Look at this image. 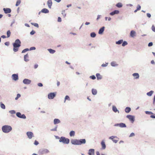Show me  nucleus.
<instances>
[{"instance_id": "f257e3e1", "label": "nucleus", "mask_w": 155, "mask_h": 155, "mask_svg": "<svg viewBox=\"0 0 155 155\" xmlns=\"http://www.w3.org/2000/svg\"><path fill=\"white\" fill-rule=\"evenodd\" d=\"M21 42L19 39H16L13 43V51L15 52L18 51L19 48L21 46Z\"/></svg>"}, {"instance_id": "f03ea898", "label": "nucleus", "mask_w": 155, "mask_h": 155, "mask_svg": "<svg viewBox=\"0 0 155 155\" xmlns=\"http://www.w3.org/2000/svg\"><path fill=\"white\" fill-rule=\"evenodd\" d=\"M71 143L75 145H81L83 143H84L86 142V140L84 139H81L80 140H74L71 141Z\"/></svg>"}, {"instance_id": "7ed1b4c3", "label": "nucleus", "mask_w": 155, "mask_h": 155, "mask_svg": "<svg viewBox=\"0 0 155 155\" xmlns=\"http://www.w3.org/2000/svg\"><path fill=\"white\" fill-rule=\"evenodd\" d=\"M2 129L4 132L7 133L9 132L12 130V128L10 126L5 125L2 127Z\"/></svg>"}, {"instance_id": "20e7f679", "label": "nucleus", "mask_w": 155, "mask_h": 155, "mask_svg": "<svg viewBox=\"0 0 155 155\" xmlns=\"http://www.w3.org/2000/svg\"><path fill=\"white\" fill-rule=\"evenodd\" d=\"M69 140L65 137H61L59 140L60 142H62L64 143L68 144L69 142Z\"/></svg>"}, {"instance_id": "39448f33", "label": "nucleus", "mask_w": 155, "mask_h": 155, "mask_svg": "<svg viewBox=\"0 0 155 155\" xmlns=\"http://www.w3.org/2000/svg\"><path fill=\"white\" fill-rule=\"evenodd\" d=\"M127 118H128L132 123H133L134 121V116L131 115H127L126 116Z\"/></svg>"}, {"instance_id": "423d86ee", "label": "nucleus", "mask_w": 155, "mask_h": 155, "mask_svg": "<svg viewBox=\"0 0 155 155\" xmlns=\"http://www.w3.org/2000/svg\"><path fill=\"white\" fill-rule=\"evenodd\" d=\"M56 94L54 93H51L48 95V98L49 99H53L56 96Z\"/></svg>"}, {"instance_id": "0eeeda50", "label": "nucleus", "mask_w": 155, "mask_h": 155, "mask_svg": "<svg viewBox=\"0 0 155 155\" xmlns=\"http://www.w3.org/2000/svg\"><path fill=\"white\" fill-rule=\"evenodd\" d=\"M16 114L17 116L18 117L23 119H25L26 118V116L24 114H21L20 112H17Z\"/></svg>"}, {"instance_id": "6e6552de", "label": "nucleus", "mask_w": 155, "mask_h": 155, "mask_svg": "<svg viewBox=\"0 0 155 155\" xmlns=\"http://www.w3.org/2000/svg\"><path fill=\"white\" fill-rule=\"evenodd\" d=\"M26 134L28 138L30 139H31L34 136L33 134L31 132H28Z\"/></svg>"}, {"instance_id": "1a4fd4ad", "label": "nucleus", "mask_w": 155, "mask_h": 155, "mask_svg": "<svg viewBox=\"0 0 155 155\" xmlns=\"http://www.w3.org/2000/svg\"><path fill=\"white\" fill-rule=\"evenodd\" d=\"M88 154L89 155H94V150L93 149H91L88 150Z\"/></svg>"}, {"instance_id": "9d476101", "label": "nucleus", "mask_w": 155, "mask_h": 155, "mask_svg": "<svg viewBox=\"0 0 155 155\" xmlns=\"http://www.w3.org/2000/svg\"><path fill=\"white\" fill-rule=\"evenodd\" d=\"M3 10L5 14L10 13L11 12V9L10 8H4Z\"/></svg>"}, {"instance_id": "9b49d317", "label": "nucleus", "mask_w": 155, "mask_h": 155, "mask_svg": "<svg viewBox=\"0 0 155 155\" xmlns=\"http://www.w3.org/2000/svg\"><path fill=\"white\" fill-rule=\"evenodd\" d=\"M119 13V11L118 10H115L114 11L110 12V15L113 16L116 14H118Z\"/></svg>"}, {"instance_id": "f8f14e48", "label": "nucleus", "mask_w": 155, "mask_h": 155, "mask_svg": "<svg viewBox=\"0 0 155 155\" xmlns=\"http://www.w3.org/2000/svg\"><path fill=\"white\" fill-rule=\"evenodd\" d=\"M31 82V80L27 79H25L23 81V83L25 84H29Z\"/></svg>"}, {"instance_id": "ddd939ff", "label": "nucleus", "mask_w": 155, "mask_h": 155, "mask_svg": "<svg viewBox=\"0 0 155 155\" xmlns=\"http://www.w3.org/2000/svg\"><path fill=\"white\" fill-rule=\"evenodd\" d=\"M40 152L41 154H44L48 153L49 152V151L47 149H44L41 150Z\"/></svg>"}, {"instance_id": "4468645a", "label": "nucleus", "mask_w": 155, "mask_h": 155, "mask_svg": "<svg viewBox=\"0 0 155 155\" xmlns=\"http://www.w3.org/2000/svg\"><path fill=\"white\" fill-rule=\"evenodd\" d=\"M12 77L13 79L15 81H16L18 79V76L17 74H13L12 76Z\"/></svg>"}, {"instance_id": "2eb2a0df", "label": "nucleus", "mask_w": 155, "mask_h": 155, "mask_svg": "<svg viewBox=\"0 0 155 155\" xmlns=\"http://www.w3.org/2000/svg\"><path fill=\"white\" fill-rule=\"evenodd\" d=\"M105 27L104 26L100 28L98 31V33L99 34H102L104 31Z\"/></svg>"}, {"instance_id": "dca6fc26", "label": "nucleus", "mask_w": 155, "mask_h": 155, "mask_svg": "<svg viewBox=\"0 0 155 155\" xmlns=\"http://www.w3.org/2000/svg\"><path fill=\"white\" fill-rule=\"evenodd\" d=\"M112 110L115 113L118 112V113H119V111L117 110V107L113 105L112 106Z\"/></svg>"}, {"instance_id": "f3484780", "label": "nucleus", "mask_w": 155, "mask_h": 155, "mask_svg": "<svg viewBox=\"0 0 155 155\" xmlns=\"http://www.w3.org/2000/svg\"><path fill=\"white\" fill-rule=\"evenodd\" d=\"M136 32L132 30L130 32V36L131 37H134L136 36Z\"/></svg>"}, {"instance_id": "a211bd4d", "label": "nucleus", "mask_w": 155, "mask_h": 155, "mask_svg": "<svg viewBox=\"0 0 155 155\" xmlns=\"http://www.w3.org/2000/svg\"><path fill=\"white\" fill-rule=\"evenodd\" d=\"M132 75L134 77L135 79H137L139 78V75L138 73H134Z\"/></svg>"}, {"instance_id": "6ab92c4d", "label": "nucleus", "mask_w": 155, "mask_h": 155, "mask_svg": "<svg viewBox=\"0 0 155 155\" xmlns=\"http://www.w3.org/2000/svg\"><path fill=\"white\" fill-rule=\"evenodd\" d=\"M52 2L51 0H48L47 2V4L48 7L49 8H51V6H52Z\"/></svg>"}, {"instance_id": "aec40b11", "label": "nucleus", "mask_w": 155, "mask_h": 155, "mask_svg": "<svg viewBox=\"0 0 155 155\" xmlns=\"http://www.w3.org/2000/svg\"><path fill=\"white\" fill-rule=\"evenodd\" d=\"M24 60L25 61L27 62L29 61L28 59V54L25 55L24 56Z\"/></svg>"}, {"instance_id": "412c9836", "label": "nucleus", "mask_w": 155, "mask_h": 155, "mask_svg": "<svg viewBox=\"0 0 155 155\" xmlns=\"http://www.w3.org/2000/svg\"><path fill=\"white\" fill-rule=\"evenodd\" d=\"M96 76L97 80H101L102 78V76L99 73H97L96 74Z\"/></svg>"}, {"instance_id": "4be33fe9", "label": "nucleus", "mask_w": 155, "mask_h": 155, "mask_svg": "<svg viewBox=\"0 0 155 155\" xmlns=\"http://www.w3.org/2000/svg\"><path fill=\"white\" fill-rule=\"evenodd\" d=\"M101 146H102V148L103 149H104L106 148V145L105 143V142L104 140H102L101 143Z\"/></svg>"}, {"instance_id": "5701e85b", "label": "nucleus", "mask_w": 155, "mask_h": 155, "mask_svg": "<svg viewBox=\"0 0 155 155\" xmlns=\"http://www.w3.org/2000/svg\"><path fill=\"white\" fill-rule=\"evenodd\" d=\"M92 94L94 95H96L97 93V91L96 89H92Z\"/></svg>"}, {"instance_id": "b1692460", "label": "nucleus", "mask_w": 155, "mask_h": 155, "mask_svg": "<svg viewBox=\"0 0 155 155\" xmlns=\"http://www.w3.org/2000/svg\"><path fill=\"white\" fill-rule=\"evenodd\" d=\"M110 65L113 67H115L118 65V64L116 63L115 61H113L111 62Z\"/></svg>"}, {"instance_id": "393cba45", "label": "nucleus", "mask_w": 155, "mask_h": 155, "mask_svg": "<svg viewBox=\"0 0 155 155\" xmlns=\"http://www.w3.org/2000/svg\"><path fill=\"white\" fill-rule=\"evenodd\" d=\"M131 108L130 107H127L125 109V111L127 113H129L131 111Z\"/></svg>"}, {"instance_id": "a878e982", "label": "nucleus", "mask_w": 155, "mask_h": 155, "mask_svg": "<svg viewBox=\"0 0 155 155\" xmlns=\"http://www.w3.org/2000/svg\"><path fill=\"white\" fill-rule=\"evenodd\" d=\"M154 91H151L150 92L147 93V95L149 97H150L152 95Z\"/></svg>"}, {"instance_id": "bb28decb", "label": "nucleus", "mask_w": 155, "mask_h": 155, "mask_svg": "<svg viewBox=\"0 0 155 155\" xmlns=\"http://www.w3.org/2000/svg\"><path fill=\"white\" fill-rule=\"evenodd\" d=\"M41 12L43 13H46L49 12V11L46 8H44L41 10Z\"/></svg>"}, {"instance_id": "cd10ccee", "label": "nucleus", "mask_w": 155, "mask_h": 155, "mask_svg": "<svg viewBox=\"0 0 155 155\" xmlns=\"http://www.w3.org/2000/svg\"><path fill=\"white\" fill-rule=\"evenodd\" d=\"M54 124H57L59 123H60V120L58 119H55L54 120Z\"/></svg>"}, {"instance_id": "c85d7f7f", "label": "nucleus", "mask_w": 155, "mask_h": 155, "mask_svg": "<svg viewBox=\"0 0 155 155\" xmlns=\"http://www.w3.org/2000/svg\"><path fill=\"white\" fill-rule=\"evenodd\" d=\"M126 127V126L125 124L121 123H120V127L121 128H124V127Z\"/></svg>"}, {"instance_id": "c756f323", "label": "nucleus", "mask_w": 155, "mask_h": 155, "mask_svg": "<svg viewBox=\"0 0 155 155\" xmlns=\"http://www.w3.org/2000/svg\"><path fill=\"white\" fill-rule=\"evenodd\" d=\"M96 33L94 32H92L91 33L90 36L92 38H94L96 36Z\"/></svg>"}, {"instance_id": "7c9ffc66", "label": "nucleus", "mask_w": 155, "mask_h": 155, "mask_svg": "<svg viewBox=\"0 0 155 155\" xmlns=\"http://www.w3.org/2000/svg\"><path fill=\"white\" fill-rule=\"evenodd\" d=\"M116 6L118 8H121L122 7V5L121 3L119 2L116 5Z\"/></svg>"}, {"instance_id": "2f4dec72", "label": "nucleus", "mask_w": 155, "mask_h": 155, "mask_svg": "<svg viewBox=\"0 0 155 155\" xmlns=\"http://www.w3.org/2000/svg\"><path fill=\"white\" fill-rule=\"evenodd\" d=\"M48 50L49 52L51 54H53L55 52V51L54 50L51 49H48Z\"/></svg>"}, {"instance_id": "473e14b6", "label": "nucleus", "mask_w": 155, "mask_h": 155, "mask_svg": "<svg viewBox=\"0 0 155 155\" xmlns=\"http://www.w3.org/2000/svg\"><path fill=\"white\" fill-rule=\"evenodd\" d=\"M123 42V40H120L116 42V44L117 45H120Z\"/></svg>"}, {"instance_id": "72a5a7b5", "label": "nucleus", "mask_w": 155, "mask_h": 155, "mask_svg": "<svg viewBox=\"0 0 155 155\" xmlns=\"http://www.w3.org/2000/svg\"><path fill=\"white\" fill-rule=\"evenodd\" d=\"M118 138L116 136H112L109 137V139L112 140V141L114 140V138Z\"/></svg>"}, {"instance_id": "f704fd0d", "label": "nucleus", "mask_w": 155, "mask_h": 155, "mask_svg": "<svg viewBox=\"0 0 155 155\" xmlns=\"http://www.w3.org/2000/svg\"><path fill=\"white\" fill-rule=\"evenodd\" d=\"M75 135V132L74 131H71L70 133V135L71 137Z\"/></svg>"}, {"instance_id": "c9c22d12", "label": "nucleus", "mask_w": 155, "mask_h": 155, "mask_svg": "<svg viewBox=\"0 0 155 155\" xmlns=\"http://www.w3.org/2000/svg\"><path fill=\"white\" fill-rule=\"evenodd\" d=\"M31 24L32 25H33L36 27H37V28H38L39 27L37 23H31Z\"/></svg>"}, {"instance_id": "e433bc0d", "label": "nucleus", "mask_w": 155, "mask_h": 155, "mask_svg": "<svg viewBox=\"0 0 155 155\" xmlns=\"http://www.w3.org/2000/svg\"><path fill=\"white\" fill-rule=\"evenodd\" d=\"M67 100H69V101L70 100V98L69 97L68 95L66 96L65 97L64 101V102H65V101Z\"/></svg>"}, {"instance_id": "4c0bfd02", "label": "nucleus", "mask_w": 155, "mask_h": 155, "mask_svg": "<svg viewBox=\"0 0 155 155\" xmlns=\"http://www.w3.org/2000/svg\"><path fill=\"white\" fill-rule=\"evenodd\" d=\"M21 0H18L16 2V6H18L21 3Z\"/></svg>"}, {"instance_id": "58836bf2", "label": "nucleus", "mask_w": 155, "mask_h": 155, "mask_svg": "<svg viewBox=\"0 0 155 155\" xmlns=\"http://www.w3.org/2000/svg\"><path fill=\"white\" fill-rule=\"evenodd\" d=\"M7 37L8 38L11 35V32L10 30H8L7 32Z\"/></svg>"}, {"instance_id": "ea45409f", "label": "nucleus", "mask_w": 155, "mask_h": 155, "mask_svg": "<svg viewBox=\"0 0 155 155\" xmlns=\"http://www.w3.org/2000/svg\"><path fill=\"white\" fill-rule=\"evenodd\" d=\"M0 106L3 109H5V105L2 103H1Z\"/></svg>"}, {"instance_id": "a19ab883", "label": "nucleus", "mask_w": 155, "mask_h": 155, "mask_svg": "<svg viewBox=\"0 0 155 155\" xmlns=\"http://www.w3.org/2000/svg\"><path fill=\"white\" fill-rule=\"evenodd\" d=\"M122 46H125L127 44V43L126 41H124L122 42Z\"/></svg>"}, {"instance_id": "79ce46f5", "label": "nucleus", "mask_w": 155, "mask_h": 155, "mask_svg": "<svg viewBox=\"0 0 155 155\" xmlns=\"http://www.w3.org/2000/svg\"><path fill=\"white\" fill-rule=\"evenodd\" d=\"M145 112L146 114H153L152 112L150 111H146Z\"/></svg>"}, {"instance_id": "37998d69", "label": "nucleus", "mask_w": 155, "mask_h": 155, "mask_svg": "<svg viewBox=\"0 0 155 155\" xmlns=\"http://www.w3.org/2000/svg\"><path fill=\"white\" fill-rule=\"evenodd\" d=\"M108 64V63H106L105 64H103L101 65V66L102 67H106L107 66Z\"/></svg>"}, {"instance_id": "c03bdc74", "label": "nucleus", "mask_w": 155, "mask_h": 155, "mask_svg": "<svg viewBox=\"0 0 155 155\" xmlns=\"http://www.w3.org/2000/svg\"><path fill=\"white\" fill-rule=\"evenodd\" d=\"M29 51V49L28 48L25 49L22 51V53H25L26 51Z\"/></svg>"}, {"instance_id": "a18cd8bd", "label": "nucleus", "mask_w": 155, "mask_h": 155, "mask_svg": "<svg viewBox=\"0 0 155 155\" xmlns=\"http://www.w3.org/2000/svg\"><path fill=\"white\" fill-rule=\"evenodd\" d=\"M21 97V95L20 94H18L17 95L16 97H15V99L16 100H17L20 97Z\"/></svg>"}, {"instance_id": "49530a36", "label": "nucleus", "mask_w": 155, "mask_h": 155, "mask_svg": "<svg viewBox=\"0 0 155 155\" xmlns=\"http://www.w3.org/2000/svg\"><path fill=\"white\" fill-rule=\"evenodd\" d=\"M90 78L93 80H94L96 78V77L94 75L90 76Z\"/></svg>"}, {"instance_id": "de8ad7c7", "label": "nucleus", "mask_w": 155, "mask_h": 155, "mask_svg": "<svg viewBox=\"0 0 155 155\" xmlns=\"http://www.w3.org/2000/svg\"><path fill=\"white\" fill-rule=\"evenodd\" d=\"M141 8V6L139 5H138L137 6V10H139Z\"/></svg>"}, {"instance_id": "09e8293b", "label": "nucleus", "mask_w": 155, "mask_h": 155, "mask_svg": "<svg viewBox=\"0 0 155 155\" xmlns=\"http://www.w3.org/2000/svg\"><path fill=\"white\" fill-rule=\"evenodd\" d=\"M62 14L63 15L64 17L65 16L66 14L64 10L62 12Z\"/></svg>"}, {"instance_id": "8fccbe9b", "label": "nucleus", "mask_w": 155, "mask_h": 155, "mask_svg": "<svg viewBox=\"0 0 155 155\" xmlns=\"http://www.w3.org/2000/svg\"><path fill=\"white\" fill-rule=\"evenodd\" d=\"M151 28H152V30L153 31L155 32V27H154V26L153 25L152 26Z\"/></svg>"}, {"instance_id": "3c124183", "label": "nucleus", "mask_w": 155, "mask_h": 155, "mask_svg": "<svg viewBox=\"0 0 155 155\" xmlns=\"http://www.w3.org/2000/svg\"><path fill=\"white\" fill-rule=\"evenodd\" d=\"M135 136V134L134 133H131L129 137H134Z\"/></svg>"}, {"instance_id": "603ef678", "label": "nucleus", "mask_w": 155, "mask_h": 155, "mask_svg": "<svg viewBox=\"0 0 155 155\" xmlns=\"http://www.w3.org/2000/svg\"><path fill=\"white\" fill-rule=\"evenodd\" d=\"M9 112L11 114H15V111L14 110L10 111Z\"/></svg>"}, {"instance_id": "864d4df0", "label": "nucleus", "mask_w": 155, "mask_h": 155, "mask_svg": "<svg viewBox=\"0 0 155 155\" xmlns=\"http://www.w3.org/2000/svg\"><path fill=\"white\" fill-rule=\"evenodd\" d=\"M114 126L115 127H120V123H117L115 124Z\"/></svg>"}, {"instance_id": "5fc2aeb1", "label": "nucleus", "mask_w": 155, "mask_h": 155, "mask_svg": "<svg viewBox=\"0 0 155 155\" xmlns=\"http://www.w3.org/2000/svg\"><path fill=\"white\" fill-rule=\"evenodd\" d=\"M153 45V43L152 42H150L149 43V44H148V46L149 47Z\"/></svg>"}, {"instance_id": "6e6d98bb", "label": "nucleus", "mask_w": 155, "mask_h": 155, "mask_svg": "<svg viewBox=\"0 0 155 155\" xmlns=\"http://www.w3.org/2000/svg\"><path fill=\"white\" fill-rule=\"evenodd\" d=\"M35 49V48L34 47H31L30 48V50H34Z\"/></svg>"}, {"instance_id": "4d7b16f0", "label": "nucleus", "mask_w": 155, "mask_h": 155, "mask_svg": "<svg viewBox=\"0 0 155 155\" xmlns=\"http://www.w3.org/2000/svg\"><path fill=\"white\" fill-rule=\"evenodd\" d=\"M38 143H39L38 141H37L36 140H35V142H34V144L35 145H37L38 144Z\"/></svg>"}, {"instance_id": "13d9d810", "label": "nucleus", "mask_w": 155, "mask_h": 155, "mask_svg": "<svg viewBox=\"0 0 155 155\" xmlns=\"http://www.w3.org/2000/svg\"><path fill=\"white\" fill-rule=\"evenodd\" d=\"M35 33V31H33V30H32V31L31 32H30V34L31 35H34Z\"/></svg>"}, {"instance_id": "bf43d9fd", "label": "nucleus", "mask_w": 155, "mask_h": 155, "mask_svg": "<svg viewBox=\"0 0 155 155\" xmlns=\"http://www.w3.org/2000/svg\"><path fill=\"white\" fill-rule=\"evenodd\" d=\"M58 22H61V18L60 17L58 18Z\"/></svg>"}, {"instance_id": "052dcab7", "label": "nucleus", "mask_w": 155, "mask_h": 155, "mask_svg": "<svg viewBox=\"0 0 155 155\" xmlns=\"http://www.w3.org/2000/svg\"><path fill=\"white\" fill-rule=\"evenodd\" d=\"M147 17L149 18H150L151 16V15L150 13H147Z\"/></svg>"}, {"instance_id": "680f3d73", "label": "nucleus", "mask_w": 155, "mask_h": 155, "mask_svg": "<svg viewBox=\"0 0 155 155\" xmlns=\"http://www.w3.org/2000/svg\"><path fill=\"white\" fill-rule=\"evenodd\" d=\"M38 85L39 87H42L43 86V84L41 83H39L38 84Z\"/></svg>"}, {"instance_id": "e2e57ef3", "label": "nucleus", "mask_w": 155, "mask_h": 155, "mask_svg": "<svg viewBox=\"0 0 155 155\" xmlns=\"http://www.w3.org/2000/svg\"><path fill=\"white\" fill-rule=\"evenodd\" d=\"M118 141V140H115V139H114L113 140V142H114L115 143H117V142Z\"/></svg>"}, {"instance_id": "0e129e2a", "label": "nucleus", "mask_w": 155, "mask_h": 155, "mask_svg": "<svg viewBox=\"0 0 155 155\" xmlns=\"http://www.w3.org/2000/svg\"><path fill=\"white\" fill-rule=\"evenodd\" d=\"M101 17V15H97V18L96 20L97 21Z\"/></svg>"}, {"instance_id": "69168bd1", "label": "nucleus", "mask_w": 155, "mask_h": 155, "mask_svg": "<svg viewBox=\"0 0 155 155\" xmlns=\"http://www.w3.org/2000/svg\"><path fill=\"white\" fill-rule=\"evenodd\" d=\"M5 44L6 45H7V46H8L9 45V42H6L5 43Z\"/></svg>"}, {"instance_id": "338daca9", "label": "nucleus", "mask_w": 155, "mask_h": 155, "mask_svg": "<svg viewBox=\"0 0 155 155\" xmlns=\"http://www.w3.org/2000/svg\"><path fill=\"white\" fill-rule=\"evenodd\" d=\"M38 65L37 64H36L34 65V68L36 69L38 68Z\"/></svg>"}, {"instance_id": "774afa93", "label": "nucleus", "mask_w": 155, "mask_h": 155, "mask_svg": "<svg viewBox=\"0 0 155 155\" xmlns=\"http://www.w3.org/2000/svg\"><path fill=\"white\" fill-rule=\"evenodd\" d=\"M150 117L152 118H155V116L153 115H151Z\"/></svg>"}]
</instances>
